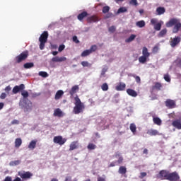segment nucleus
<instances>
[{"mask_svg": "<svg viewBox=\"0 0 181 181\" xmlns=\"http://www.w3.org/2000/svg\"><path fill=\"white\" fill-rule=\"evenodd\" d=\"M75 100V106L74 107L73 112L74 114L78 115L81 114L83 111H84V108H86V106H84V103L81 102L80 100V98L78 96H76L74 98Z\"/></svg>", "mask_w": 181, "mask_h": 181, "instance_id": "nucleus-1", "label": "nucleus"}, {"mask_svg": "<svg viewBox=\"0 0 181 181\" xmlns=\"http://www.w3.org/2000/svg\"><path fill=\"white\" fill-rule=\"evenodd\" d=\"M167 28L173 27V33H177L181 28L180 21L177 18H171L168 23H166Z\"/></svg>", "mask_w": 181, "mask_h": 181, "instance_id": "nucleus-2", "label": "nucleus"}, {"mask_svg": "<svg viewBox=\"0 0 181 181\" xmlns=\"http://www.w3.org/2000/svg\"><path fill=\"white\" fill-rule=\"evenodd\" d=\"M49 37V33L44 31L39 37L40 49L43 50L46 43H47V38Z\"/></svg>", "mask_w": 181, "mask_h": 181, "instance_id": "nucleus-3", "label": "nucleus"}, {"mask_svg": "<svg viewBox=\"0 0 181 181\" xmlns=\"http://www.w3.org/2000/svg\"><path fill=\"white\" fill-rule=\"evenodd\" d=\"M28 57H29V51L25 50L16 57L15 60L17 63H22V62H25Z\"/></svg>", "mask_w": 181, "mask_h": 181, "instance_id": "nucleus-4", "label": "nucleus"}, {"mask_svg": "<svg viewBox=\"0 0 181 181\" xmlns=\"http://www.w3.org/2000/svg\"><path fill=\"white\" fill-rule=\"evenodd\" d=\"M54 144H58V145H60L62 146V145H64L66 142H67V139L66 138H63L62 136H56L53 139Z\"/></svg>", "mask_w": 181, "mask_h": 181, "instance_id": "nucleus-5", "label": "nucleus"}, {"mask_svg": "<svg viewBox=\"0 0 181 181\" xmlns=\"http://www.w3.org/2000/svg\"><path fill=\"white\" fill-rule=\"evenodd\" d=\"M18 176L21 177V179H30L32 176H33V174L29 171H19L18 173Z\"/></svg>", "mask_w": 181, "mask_h": 181, "instance_id": "nucleus-6", "label": "nucleus"}, {"mask_svg": "<svg viewBox=\"0 0 181 181\" xmlns=\"http://www.w3.org/2000/svg\"><path fill=\"white\" fill-rule=\"evenodd\" d=\"M180 179L179 174L177 172L169 173L167 180L169 181H177Z\"/></svg>", "mask_w": 181, "mask_h": 181, "instance_id": "nucleus-7", "label": "nucleus"}, {"mask_svg": "<svg viewBox=\"0 0 181 181\" xmlns=\"http://www.w3.org/2000/svg\"><path fill=\"white\" fill-rule=\"evenodd\" d=\"M181 42V37L179 36H175L174 38L171 39L170 41V45L171 47H176Z\"/></svg>", "mask_w": 181, "mask_h": 181, "instance_id": "nucleus-8", "label": "nucleus"}, {"mask_svg": "<svg viewBox=\"0 0 181 181\" xmlns=\"http://www.w3.org/2000/svg\"><path fill=\"white\" fill-rule=\"evenodd\" d=\"M169 176V171L166 170H162L159 172V177L161 180H168Z\"/></svg>", "mask_w": 181, "mask_h": 181, "instance_id": "nucleus-9", "label": "nucleus"}, {"mask_svg": "<svg viewBox=\"0 0 181 181\" xmlns=\"http://www.w3.org/2000/svg\"><path fill=\"white\" fill-rule=\"evenodd\" d=\"M165 105L168 107V108H175L176 107V102L173 100L167 99L165 102Z\"/></svg>", "mask_w": 181, "mask_h": 181, "instance_id": "nucleus-10", "label": "nucleus"}, {"mask_svg": "<svg viewBox=\"0 0 181 181\" xmlns=\"http://www.w3.org/2000/svg\"><path fill=\"white\" fill-rule=\"evenodd\" d=\"M22 90H25V85L21 84L20 86H16L13 88V93L18 94L19 91H22Z\"/></svg>", "mask_w": 181, "mask_h": 181, "instance_id": "nucleus-11", "label": "nucleus"}, {"mask_svg": "<svg viewBox=\"0 0 181 181\" xmlns=\"http://www.w3.org/2000/svg\"><path fill=\"white\" fill-rule=\"evenodd\" d=\"M88 23H94L95 22H98L100 19L98 18V16H91L87 18L86 19Z\"/></svg>", "mask_w": 181, "mask_h": 181, "instance_id": "nucleus-12", "label": "nucleus"}, {"mask_svg": "<svg viewBox=\"0 0 181 181\" xmlns=\"http://www.w3.org/2000/svg\"><path fill=\"white\" fill-rule=\"evenodd\" d=\"M52 62H53L54 63H60L62 62H66V60H67V58H66L65 57H54L53 58H52Z\"/></svg>", "mask_w": 181, "mask_h": 181, "instance_id": "nucleus-13", "label": "nucleus"}, {"mask_svg": "<svg viewBox=\"0 0 181 181\" xmlns=\"http://www.w3.org/2000/svg\"><path fill=\"white\" fill-rule=\"evenodd\" d=\"M74 149H78V141H74L69 145V151H74Z\"/></svg>", "mask_w": 181, "mask_h": 181, "instance_id": "nucleus-14", "label": "nucleus"}, {"mask_svg": "<svg viewBox=\"0 0 181 181\" xmlns=\"http://www.w3.org/2000/svg\"><path fill=\"white\" fill-rule=\"evenodd\" d=\"M127 87V84L122 82H119V84L116 86L115 90L117 91H124Z\"/></svg>", "mask_w": 181, "mask_h": 181, "instance_id": "nucleus-15", "label": "nucleus"}, {"mask_svg": "<svg viewBox=\"0 0 181 181\" xmlns=\"http://www.w3.org/2000/svg\"><path fill=\"white\" fill-rule=\"evenodd\" d=\"M162 88V83L159 82H156L154 83V86H152L151 93H153L154 90H157L158 91L160 90Z\"/></svg>", "mask_w": 181, "mask_h": 181, "instance_id": "nucleus-16", "label": "nucleus"}, {"mask_svg": "<svg viewBox=\"0 0 181 181\" xmlns=\"http://www.w3.org/2000/svg\"><path fill=\"white\" fill-rule=\"evenodd\" d=\"M127 93L128 95H130V97H138V93H136V91H135L133 89H131V88L127 89Z\"/></svg>", "mask_w": 181, "mask_h": 181, "instance_id": "nucleus-17", "label": "nucleus"}, {"mask_svg": "<svg viewBox=\"0 0 181 181\" xmlns=\"http://www.w3.org/2000/svg\"><path fill=\"white\" fill-rule=\"evenodd\" d=\"M78 90H80L78 85L74 86L69 90L70 95L73 96V95L76 94V93H77V91H78Z\"/></svg>", "mask_w": 181, "mask_h": 181, "instance_id": "nucleus-18", "label": "nucleus"}, {"mask_svg": "<svg viewBox=\"0 0 181 181\" xmlns=\"http://www.w3.org/2000/svg\"><path fill=\"white\" fill-rule=\"evenodd\" d=\"M87 16H88V13H87V11H83L79 13L77 18H78V20L81 22L83 19H84V18H87Z\"/></svg>", "mask_w": 181, "mask_h": 181, "instance_id": "nucleus-19", "label": "nucleus"}, {"mask_svg": "<svg viewBox=\"0 0 181 181\" xmlns=\"http://www.w3.org/2000/svg\"><path fill=\"white\" fill-rule=\"evenodd\" d=\"M173 127L177 128V129H181V122L179 119L174 120L172 123Z\"/></svg>", "mask_w": 181, "mask_h": 181, "instance_id": "nucleus-20", "label": "nucleus"}, {"mask_svg": "<svg viewBox=\"0 0 181 181\" xmlns=\"http://www.w3.org/2000/svg\"><path fill=\"white\" fill-rule=\"evenodd\" d=\"M148 135L150 136H156V135H159V132L156 129H150L147 132Z\"/></svg>", "mask_w": 181, "mask_h": 181, "instance_id": "nucleus-21", "label": "nucleus"}, {"mask_svg": "<svg viewBox=\"0 0 181 181\" xmlns=\"http://www.w3.org/2000/svg\"><path fill=\"white\" fill-rule=\"evenodd\" d=\"M63 94H64V92L62 90H57L54 97L55 100H60L63 97Z\"/></svg>", "mask_w": 181, "mask_h": 181, "instance_id": "nucleus-22", "label": "nucleus"}, {"mask_svg": "<svg viewBox=\"0 0 181 181\" xmlns=\"http://www.w3.org/2000/svg\"><path fill=\"white\" fill-rule=\"evenodd\" d=\"M15 148H16L17 149L21 148V145H22V139L21 138H17L15 140Z\"/></svg>", "mask_w": 181, "mask_h": 181, "instance_id": "nucleus-23", "label": "nucleus"}, {"mask_svg": "<svg viewBox=\"0 0 181 181\" xmlns=\"http://www.w3.org/2000/svg\"><path fill=\"white\" fill-rule=\"evenodd\" d=\"M166 12L165 7H158L156 8L157 15H163Z\"/></svg>", "mask_w": 181, "mask_h": 181, "instance_id": "nucleus-24", "label": "nucleus"}, {"mask_svg": "<svg viewBox=\"0 0 181 181\" xmlns=\"http://www.w3.org/2000/svg\"><path fill=\"white\" fill-rule=\"evenodd\" d=\"M54 117H63V112L60 108H57L54 111Z\"/></svg>", "mask_w": 181, "mask_h": 181, "instance_id": "nucleus-25", "label": "nucleus"}, {"mask_svg": "<svg viewBox=\"0 0 181 181\" xmlns=\"http://www.w3.org/2000/svg\"><path fill=\"white\" fill-rule=\"evenodd\" d=\"M36 144H37V141L36 140L31 141L28 145V148L32 150L35 149V148H36Z\"/></svg>", "mask_w": 181, "mask_h": 181, "instance_id": "nucleus-26", "label": "nucleus"}, {"mask_svg": "<svg viewBox=\"0 0 181 181\" xmlns=\"http://www.w3.org/2000/svg\"><path fill=\"white\" fill-rule=\"evenodd\" d=\"M135 37H136V35L135 34H132L127 39L125 40L126 43H131V42H134V40H135Z\"/></svg>", "mask_w": 181, "mask_h": 181, "instance_id": "nucleus-27", "label": "nucleus"}, {"mask_svg": "<svg viewBox=\"0 0 181 181\" xmlns=\"http://www.w3.org/2000/svg\"><path fill=\"white\" fill-rule=\"evenodd\" d=\"M153 122H154V124H156V125H158V126L162 125V120L159 117H153Z\"/></svg>", "mask_w": 181, "mask_h": 181, "instance_id": "nucleus-28", "label": "nucleus"}, {"mask_svg": "<svg viewBox=\"0 0 181 181\" xmlns=\"http://www.w3.org/2000/svg\"><path fill=\"white\" fill-rule=\"evenodd\" d=\"M142 54L145 57L148 58L151 56V54L148 52V48L146 47H144L142 49Z\"/></svg>", "mask_w": 181, "mask_h": 181, "instance_id": "nucleus-29", "label": "nucleus"}, {"mask_svg": "<svg viewBox=\"0 0 181 181\" xmlns=\"http://www.w3.org/2000/svg\"><path fill=\"white\" fill-rule=\"evenodd\" d=\"M145 25H146V23H145V21L144 20L137 21L136 23V26H137V28H145Z\"/></svg>", "mask_w": 181, "mask_h": 181, "instance_id": "nucleus-30", "label": "nucleus"}, {"mask_svg": "<svg viewBox=\"0 0 181 181\" xmlns=\"http://www.w3.org/2000/svg\"><path fill=\"white\" fill-rule=\"evenodd\" d=\"M148 60V57H144V55L139 57V63H141V64H145Z\"/></svg>", "mask_w": 181, "mask_h": 181, "instance_id": "nucleus-31", "label": "nucleus"}, {"mask_svg": "<svg viewBox=\"0 0 181 181\" xmlns=\"http://www.w3.org/2000/svg\"><path fill=\"white\" fill-rule=\"evenodd\" d=\"M118 172L120 175H125L127 173V168L125 166H120Z\"/></svg>", "mask_w": 181, "mask_h": 181, "instance_id": "nucleus-32", "label": "nucleus"}, {"mask_svg": "<svg viewBox=\"0 0 181 181\" xmlns=\"http://www.w3.org/2000/svg\"><path fill=\"white\" fill-rule=\"evenodd\" d=\"M167 33H168V30L166 28H164L160 30V32L158 35V37H163V36H165Z\"/></svg>", "mask_w": 181, "mask_h": 181, "instance_id": "nucleus-33", "label": "nucleus"}, {"mask_svg": "<svg viewBox=\"0 0 181 181\" xmlns=\"http://www.w3.org/2000/svg\"><path fill=\"white\" fill-rule=\"evenodd\" d=\"M90 54L91 51H90V49H86L81 54V57H87V56H90Z\"/></svg>", "mask_w": 181, "mask_h": 181, "instance_id": "nucleus-34", "label": "nucleus"}, {"mask_svg": "<svg viewBox=\"0 0 181 181\" xmlns=\"http://www.w3.org/2000/svg\"><path fill=\"white\" fill-rule=\"evenodd\" d=\"M35 64L33 62H28L24 64L23 67L24 69H32V67H34Z\"/></svg>", "mask_w": 181, "mask_h": 181, "instance_id": "nucleus-35", "label": "nucleus"}, {"mask_svg": "<svg viewBox=\"0 0 181 181\" xmlns=\"http://www.w3.org/2000/svg\"><path fill=\"white\" fill-rule=\"evenodd\" d=\"M129 128L133 134H135V132H136V125H135V124L134 123L130 124Z\"/></svg>", "mask_w": 181, "mask_h": 181, "instance_id": "nucleus-36", "label": "nucleus"}, {"mask_svg": "<svg viewBox=\"0 0 181 181\" xmlns=\"http://www.w3.org/2000/svg\"><path fill=\"white\" fill-rule=\"evenodd\" d=\"M87 148H88V149H89V151H93L97 148V146L93 143H90L88 145Z\"/></svg>", "mask_w": 181, "mask_h": 181, "instance_id": "nucleus-37", "label": "nucleus"}, {"mask_svg": "<svg viewBox=\"0 0 181 181\" xmlns=\"http://www.w3.org/2000/svg\"><path fill=\"white\" fill-rule=\"evenodd\" d=\"M38 74L44 78H46V77H49V74H47V72L46 71H40Z\"/></svg>", "mask_w": 181, "mask_h": 181, "instance_id": "nucleus-38", "label": "nucleus"}, {"mask_svg": "<svg viewBox=\"0 0 181 181\" xmlns=\"http://www.w3.org/2000/svg\"><path fill=\"white\" fill-rule=\"evenodd\" d=\"M81 64L83 67H91V64L88 63L87 61H83Z\"/></svg>", "mask_w": 181, "mask_h": 181, "instance_id": "nucleus-39", "label": "nucleus"}, {"mask_svg": "<svg viewBox=\"0 0 181 181\" xmlns=\"http://www.w3.org/2000/svg\"><path fill=\"white\" fill-rule=\"evenodd\" d=\"M101 88H102L103 91H108V83H104L101 86Z\"/></svg>", "mask_w": 181, "mask_h": 181, "instance_id": "nucleus-40", "label": "nucleus"}, {"mask_svg": "<svg viewBox=\"0 0 181 181\" xmlns=\"http://www.w3.org/2000/svg\"><path fill=\"white\" fill-rule=\"evenodd\" d=\"M161 28H162V23H158L154 25L155 30L159 31L160 30Z\"/></svg>", "mask_w": 181, "mask_h": 181, "instance_id": "nucleus-41", "label": "nucleus"}, {"mask_svg": "<svg viewBox=\"0 0 181 181\" xmlns=\"http://www.w3.org/2000/svg\"><path fill=\"white\" fill-rule=\"evenodd\" d=\"M128 10L125 7H121L118 9L117 13H124V12H127Z\"/></svg>", "mask_w": 181, "mask_h": 181, "instance_id": "nucleus-42", "label": "nucleus"}, {"mask_svg": "<svg viewBox=\"0 0 181 181\" xmlns=\"http://www.w3.org/2000/svg\"><path fill=\"white\" fill-rule=\"evenodd\" d=\"M10 163L12 166H18V165L21 164V160H17L11 161Z\"/></svg>", "mask_w": 181, "mask_h": 181, "instance_id": "nucleus-43", "label": "nucleus"}, {"mask_svg": "<svg viewBox=\"0 0 181 181\" xmlns=\"http://www.w3.org/2000/svg\"><path fill=\"white\" fill-rule=\"evenodd\" d=\"M103 13H108L110 12V6H106L103 8Z\"/></svg>", "mask_w": 181, "mask_h": 181, "instance_id": "nucleus-44", "label": "nucleus"}, {"mask_svg": "<svg viewBox=\"0 0 181 181\" xmlns=\"http://www.w3.org/2000/svg\"><path fill=\"white\" fill-rule=\"evenodd\" d=\"M21 95L23 97V98H28V97H29V93L28 90H23L21 93Z\"/></svg>", "mask_w": 181, "mask_h": 181, "instance_id": "nucleus-45", "label": "nucleus"}, {"mask_svg": "<svg viewBox=\"0 0 181 181\" xmlns=\"http://www.w3.org/2000/svg\"><path fill=\"white\" fill-rule=\"evenodd\" d=\"M116 29L117 28H115V26L112 25L111 27L109 28L108 30L110 33H114V32H115Z\"/></svg>", "mask_w": 181, "mask_h": 181, "instance_id": "nucleus-46", "label": "nucleus"}, {"mask_svg": "<svg viewBox=\"0 0 181 181\" xmlns=\"http://www.w3.org/2000/svg\"><path fill=\"white\" fill-rule=\"evenodd\" d=\"M164 80H165L167 83H170V76H169V74L164 75Z\"/></svg>", "mask_w": 181, "mask_h": 181, "instance_id": "nucleus-47", "label": "nucleus"}, {"mask_svg": "<svg viewBox=\"0 0 181 181\" xmlns=\"http://www.w3.org/2000/svg\"><path fill=\"white\" fill-rule=\"evenodd\" d=\"M11 90H12V88L11 86H8L5 88L4 91H6L7 94H9V91H11Z\"/></svg>", "mask_w": 181, "mask_h": 181, "instance_id": "nucleus-48", "label": "nucleus"}, {"mask_svg": "<svg viewBox=\"0 0 181 181\" xmlns=\"http://www.w3.org/2000/svg\"><path fill=\"white\" fill-rule=\"evenodd\" d=\"M95 50H97V45H92L89 49V51H90V53L92 52H95Z\"/></svg>", "mask_w": 181, "mask_h": 181, "instance_id": "nucleus-49", "label": "nucleus"}, {"mask_svg": "<svg viewBox=\"0 0 181 181\" xmlns=\"http://www.w3.org/2000/svg\"><path fill=\"white\" fill-rule=\"evenodd\" d=\"M72 40L73 42H74V43H80V40H78V39L77 38V36L74 35L73 37H72Z\"/></svg>", "mask_w": 181, "mask_h": 181, "instance_id": "nucleus-50", "label": "nucleus"}, {"mask_svg": "<svg viewBox=\"0 0 181 181\" xmlns=\"http://www.w3.org/2000/svg\"><path fill=\"white\" fill-rule=\"evenodd\" d=\"M151 25H156V23H158V19H156V18H152V19L151 20Z\"/></svg>", "mask_w": 181, "mask_h": 181, "instance_id": "nucleus-51", "label": "nucleus"}, {"mask_svg": "<svg viewBox=\"0 0 181 181\" xmlns=\"http://www.w3.org/2000/svg\"><path fill=\"white\" fill-rule=\"evenodd\" d=\"M133 77L135 78L136 83H141V77H139L138 76H135V75H133Z\"/></svg>", "mask_w": 181, "mask_h": 181, "instance_id": "nucleus-52", "label": "nucleus"}, {"mask_svg": "<svg viewBox=\"0 0 181 181\" xmlns=\"http://www.w3.org/2000/svg\"><path fill=\"white\" fill-rule=\"evenodd\" d=\"M66 48V46L64 45H59L58 50L59 52H63L64 49Z\"/></svg>", "mask_w": 181, "mask_h": 181, "instance_id": "nucleus-53", "label": "nucleus"}, {"mask_svg": "<svg viewBox=\"0 0 181 181\" xmlns=\"http://www.w3.org/2000/svg\"><path fill=\"white\" fill-rule=\"evenodd\" d=\"M122 162H124V158H122V156H119L118 160L117 161V163L119 165L122 163Z\"/></svg>", "mask_w": 181, "mask_h": 181, "instance_id": "nucleus-54", "label": "nucleus"}, {"mask_svg": "<svg viewBox=\"0 0 181 181\" xmlns=\"http://www.w3.org/2000/svg\"><path fill=\"white\" fill-rule=\"evenodd\" d=\"M12 125H19V120L14 119L11 122Z\"/></svg>", "mask_w": 181, "mask_h": 181, "instance_id": "nucleus-55", "label": "nucleus"}, {"mask_svg": "<svg viewBox=\"0 0 181 181\" xmlns=\"http://www.w3.org/2000/svg\"><path fill=\"white\" fill-rule=\"evenodd\" d=\"M1 100H5L6 98V93H2L0 95Z\"/></svg>", "mask_w": 181, "mask_h": 181, "instance_id": "nucleus-56", "label": "nucleus"}, {"mask_svg": "<svg viewBox=\"0 0 181 181\" xmlns=\"http://www.w3.org/2000/svg\"><path fill=\"white\" fill-rule=\"evenodd\" d=\"M114 166H117V161H113L112 162L110 165L109 168H114Z\"/></svg>", "mask_w": 181, "mask_h": 181, "instance_id": "nucleus-57", "label": "nucleus"}, {"mask_svg": "<svg viewBox=\"0 0 181 181\" xmlns=\"http://www.w3.org/2000/svg\"><path fill=\"white\" fill-rule=\"evenodd\" d=\"M158 50H159V47H158V46H155L153 48V53H158Z\"/></svg>", "mask_w": 181, "mask_h": 181, "instance_id": "nucleus-58", "label": "nucleus"}, {"mask_svg": "<svg viewBox=\"0 0 181 181\" xmlns=\"http://www.w3.org/2000/svg\"><path fill=\"white\" fill-rule=\"evenodd\" d=\"M130 4H131V5L136 6V5H138V1L136 0H131Z\"/></svg>", "mask_w": 181, "mask_h": 181, "instance_id": "nucleus-59", "label": "nucleus"}, {"mask_svg": "<svg viewBox=\"0 0 181 181\" xmlns=\"http://www.w3.org/2000/svg\"><path fill=\"white\" fill-rule=\"evenodd\" d=\"M98 181H107L105 177H98Z\"/></svg>", "mask_w": 181, "mask_h": 181, "instance_id": "nucleus-60", "label": "nucleus"}, {"mask_svg": "<svg viewBox=\"0 0 181 181\" xmlns=\"http://www.w3.org/2000/svg\"><path fill=\"white\" fill-rule=\"evenodd\" d=\"M107 73V69L103 68L101 71V76H104Z\"/></svg>", "mask_w": 181, "mask_h": 181, "instance_id": "nucleus-61", "label": "nucleus"}, {"mask_svg": "<svg viewBox=\"0 0 181 181\" xmlns=\"http://www.w3.org/2000/svg\"><path fill=\"white\" fill-rule=\"evenodd\" d=\"M4 181H12V177L7 176L5 177Z\"/></svg>", "mask_w": 181, "mask_h": 181, "instance_id": "nucleus-62", "label": "nucleus"}, {"mask_svg": "<svg viewBox=\"0 0 181 181\" xmlns=\"http://www.w3.org/2000/svg\"><path fill=\"white\" fill-rule=\"evenodd\" d=\"M64 181H71V176H67V177H66Z\"/></svg>", "mask_w": 181, "mask_h": 181, "instance_id": "nucleus-63", "label": "nucleus"}, {"mask_svg": "<svg viewBox=\"0 0 181 181\" xmlns=\"http://www.w3.org/2000/svg\"><path fill=\"white\" fill-rule=\"evenodd\" d=\"M13 181H23V180L22 179H21V177H17Z\"/></svg>", "mask_w": 181, "mask_h": 181, "instance_id": "nucleus-64", "label": "nucleus"}]
</instances>
